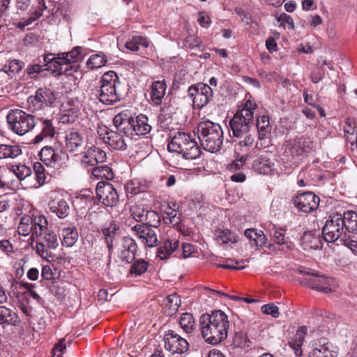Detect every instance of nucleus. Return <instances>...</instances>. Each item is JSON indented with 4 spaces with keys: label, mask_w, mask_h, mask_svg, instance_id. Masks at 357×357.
Masks as SVG:
<instances>
[{
    "label": "nucleus",
    "mask_w": 357,
    "mask_h": 357,
    "mask_svg": "<svg viewBox=\"0 0 357 357\" xmlns=\"http://www.w3.org/2000/svg\"><path fill=\"white\" fill-rule=\"evenodd\" d=\"M344 223L342 215L340 213L331 215L323 229V238L327 242H335L344 236Z\"/></svg>",
    "instance_id": "9"
},
{
    "label": "nucleus",
    "mask_w": 357,
    "mask_h": 357,
    "mask_svg": "<svg viewBox=\"0 0 357 357\" xmlns=\"http://www.w3.org/2000/svg\"><path fill=\"white\" fill-rule=\"evenodd\" d=\"M167 150L182 154L187 160L195 159L200 154V149L195 139L190 134L181 132L172 137L171 142L167 145Z\"/></svg>",
    "instance_id": "4"
},
{
    "label": "nucleus",
    "mask_w": 357,
    "mask_h": 357,
    "mask_svg": "<svg viewBox=\"0 0 357 357\" xmlns=\"http://www.w3.org/2000/svg\"><path fill=\"white\" fill-rule=\"evenodd\" d=\"M202 335L205 341L217 344L225 340L228 335L229 321L222 310H214L211 314H204L199 319Z\"/></svg>",
    "instance_id": "1"
},
{
    "label": "nucleus",
    "mask_w": 357,
    "mask_h": 357,
    "mask_svg": "<svg viewBox=\"0 0 357 357\" xmlns=\"http://www.w3.org/2000/svg\"><path fill=\"white\" fill-rule=\"evenodd\" d=\"M43 234V236L36 244V251L43 259L50 261L53 258L52 250L59 245L58 238L53 231L49 229Z\"/></svg>",
    "instance_id": "12"
},
{
    "label": "nucleus",
    "mask_w": 357,
    "mask_h": 357,
    "mask_svg": "<svg viewBox=\"0 0 357 357\" xmlns=\"http://www.w3.org/2000/svg\"><path fill=\"white\" fill-rule=\"evenodd\" d=\"M106 153L96 146L88 147L83 153L81 162L84 167H93L106 160Z\"/></svg>",
    "instance_id": "19"
},
{
    "label": "nucleus",
    "mask_w": 357,
    "mask_h": 357,
    "mask_svg": "<svg viewBox=\"0 0 357 357\" xmlns=\"http://www.w3.org/2000/svg\"><path fill=\"white\" fill-rule=\"evenodd\" d=\"M314 148V142L307 137H296L294 139L287 142L284 155L292 164L299 162V157L304 153H310Z\"/></svg>",
    "instance_id": "8"
},
{
    "label": "nucleus",
    "mask_w": 357,
    "mask_h": 357,
    "mask_svg": "<svg viewBox=\"0 0 357 357\" xmlns=\"http://www.w3.org/2000/svg\"><path fill=\"white\" fill-rule=\"evenodd\" d=\"M52 68H54V65L50 62H45L43 56L42 59H38L32 65H30L27 68V70L29 74L39 73L44 70H49Z\"/></svg>",
    "instance_id": "45"
},
{
    "label": "nucleus",
    "mask_w": 357,
    "mask_h": 357,
    "mask_svg": "<svg viewBox=\"0 0 357 357\" xmlns=\"http://www.w3.org/2000/svg\"><path fill=\"white\" fill-rule=\"evenodd\" d=\"M340 241L357 255V241L351 239L350 236L347 237V235L344 234V236L340 238Z\"/></svg>",
    "instance_id": "61"
},
{
    "label": "nucleus",
    "mask_w": 357,
    "mask_h": 357,
    "mask_svg": "<svg viewBox=\"0 0 357 357\" xmlns=\"http://www.w3.org/2000/svg\"><path fill=\"white\" fill-rule=\"evenodd\" d=\"M147 210L142 206H133L130 208V213L132 218L137 222L144 223Z\"/></svg>",
    "instance_id": "56"
},
{
    "label": "nucleus",
    "mask_w": 357,
    "mask_h": 357,
    "mask_svg": "<svg viewBox=\"0 0 357 357\" xmlns=\"http://www.w3.org/2000/svg\"><path fill=\"white\" fill-rule=\"evenodd\" d=\"M254 169L261 174H269L274 169V163L266 155L259 156L253 162Z\"/></svg>",
    "instance_id": "32"
},
{
    "label": "nucleus",
    "mask_w": 357,
    "mask_h": 357,
    "mask_svg": "<svg viewBox=\"0 0 357 357\" xmlns=\"http://www.w3.org/2000/svg\"><path fill=\"white\" fill-rule=\"evenodd\" d=\"M342 218H344L345 229L349 232L357 233V210L345 212Z\"/></svg>",
    "instance_id": "41"
},
{
    "label": "nucleus",
    "mask_w": 357,
    "mask_h": 357,
    "mask_svg": "<svg viewBox=\"0 0 357 357\" xmlns=\"http://www.w3.org/2000/svg\"><path fill=\"white\" fill-rule=\"evenodd\" d=\"M201 146L211 153L218 152L223 143V131L220 124L209 120L201 121L197 126Z\"/></svg>",
    "instance_id": "2"
},
{
    "label": "nucleus",
    "mask_w": 357,
    "mask_h": 357,
    "mask_svg": "<svg viewBox=\"0 0 357 357\" xmlns=\"http://www.w3.org/2000/svg\"><path fill=\"white\" fill-rule=\"evenodd\" d=\"M179 324L186 333H190L194 330L195 320L190 313H183L179 319Z\"/></svg>",
    "instance_id": "49"
},
{
    "label": "nucleus",
    "mask_w": 357,
    "mask_h": 357,
    "mask_svg": "<svg viewBox=\"0 0 357 357\" xmlns=\"http://www.w3.org/2000/svg\"><path fill=\"white\" fill-rule=\"evenodd\" d=\"M137 248L135 240L131 237L125 236L121 241L119 257L122 261L129 264L135 259Z\"/></svg>",
    "instance_id": "21"
},
{
    "label": "nucleus",
    "mask_w": 357,
    "mask_h": 357,
    "mask_svg": "<svg viewBox=\"0 0 357 357\" xmlns=\"http://www.w3.org/2000/svg\"><path fill=\"white\" fill-rule=\"evenodd\" d=\"M22 154L20 145L16 144H0V160H14Z\"/></svg>",
    "instance_id": "27"
},
{
    "label": "nucleus",
    "mask_w": 357,
    "mask_h": 357,
    "mask_svg": "<svg viewBox=\"0 0 357 357\" xmlns=\"http://www.w3.org/2000/svg\"><path fill=\"white\" fill-rule=\"evenodd\" d=\"M24 66L22 61L13 59L0 70V79H9L20 73Z\"/></svg>",
    "instance_id": "33"
},
{
    "label": "nucleus",
    "mask_w": 357,
    "mask_h": 357,
    "mask_svg": "<svg viewBox=\"0 0 357 357\" xmlns=\"http://www.w3.org/2000/svg\"><path fill=\"white\" fill-rule=\"evenodd\" d=\"M33 222V236H41L45 231L48 229V222L46 217L43 215H37L32 217Z\"/></svg>",
    "instance_id": "38"
},
{
    "label": "nucleus",
    "mask_w": 357,
    "mask_h": 357,
    "mask_svg": "<svg viewBox=\"0 0 357 357\" xmlns=\"http://www.w3.org/2000/svg\"><path fill=\"white\" fill-rule=\"evenodd\" d=\"M20 322V319L14 310L0 305V324L17 326Z\"/></svg>",
    "instance_id": "30"
},
{
    "label": "nucleus",
    "mask_w": 357,
    "mask_h": 357,
    "mask_svg": "<svg viewBox=\"0 0 357 357\" xmlns=\"http://www.w3.org/2000/svg\"><path fill=\"white\" fill-rule=\"evenodd\" d=\"M319 197L311 192H303L294 198L295 207L303 212L310 213L316 210L319 204Z\"/></svg>",
    "instance_id": "16"
},
{
    "label": "nucleus",
    "mask_w": 357,
    "mask_h": 357,
    "mask_svg": "<svg viewBox=\"0 0 357 357\" xmlns=\"http://www.w3.org/2000/svg\"><path fill=\"white\" fill-rule=\"evenodd\" d=\"M272 241L277 245L282 246V250L291 248V243L285 238V232L282 229H278L274 231L272 235Z\"/></svg>",
    "instance_id": "46"
},
{
    "label": "nucleus",
    "mask_w": 357,
    "mask_h": 357,
    "mask_svg": "<svg viewBox=\"0 0 357 357\" xmlns=\"http://www.w3.org/2000/svg\"><path fill=\"white\" fill-rule=\"evenodd\" d=\"M131 230L144 245L152 248L158 245L155 231L146 225H135L131 227Z\"/></svg>",
    "instance_id": "17"
},
{
    "label": "nucleus",
    "mask_w": 357,
    "mask_h": 357,
    "mask_svg": "<svg viewBox=\"0 0 357 357\" xmlns=\"http://www.w3.org/2000/svg\"><path fill=\"white\" fill-rule=\"evenodd\" d=\"M39 156L40 160L46 165H49L52 162L57 160L54 150L52 147L46 146H44L40 151Z\"/></svg>",
    "instance_id": "47"
},
{
    "label": "nucleus",
    "mask_w": 357,
    "mask_h": 357,
    "mask_svg": "<svg viewBox=\"0 0 357 357\" xmlns=\"http://www.w3.org/2000/svg\"><path fill=\"white\" fill-rule=\"evenodd\" d=\"M77 118V112L65 111L60 116V121L62 123H73Z\"/></svg>",
    "instance_id": "59"
},
{
    "label": "nucleus",
    "mask_w": 357,
    "mask_h": 357,
    "mask_svg": "<svg viewBox=\"0 0 357 357\" xmlns=\"http://www.w3.org/2000/svg\"><path fill=\"white\" fill-rule=\"evenodd\" d=\"M84 142L83 134L77 128H70L65 132V147L68 152H79Z\"/></svg>",
    "instance_id": "20"
},
{
    "label": "nucleus",
    "mask_w": 357,
    "mask_h": 357,
    "mask_svg": "<svg viewBox=\"0 0 357 357\" xmlns=\"http://www.w3.org/2000/svg\"><path fill=\"white\" fill-rule=\"evenodd\" d=\"M32 227V217L24 215L20 218V221L17 227V232L21 236H26L31 234L33 236Z\"/></svg>",
    "instance_id": "42"
},
{
    "label": "nucleus",
    "mask_w": 357,
    "mask_h": 357,
    "mask_svg": "<svg viewBox=\"0 0 357 357\" xmlns=\"http://www.w3.org/2000/svg\"><path fill=\"white\" fill-rule=\"evenodd\" d=\"M181 303V298L177 294L169 295L165 303L166 307L169 310L168 314L172 315L175 313L179 308Z\"/></svg>",
    "instance_id": "53"
},
{
    "label": "nucleus",
    "mask_w": 357,
    "mask_h": 357,
    "mask_svg": "<svg viewBox=\"0 0 357 357\" xmlns=\"http://www.w3.org/2000/svg\"><path fill=\"white\" fill-rule=\"evenodd\" d=\"M107 63L106 56L103 52L91 55L87 61L89 68H98L105 66Z\"/></svg>",
    "instance_id": "51"
},
{
    "label": "nucleus",
    "mask_w": 357,
    "mask_h": 357,
    "mask_svg": "<svg viewBox=\"0 0 357 357\" xmlns=\"http://www.w3.org/2000/svg\"><path fill=\"white\" fill-rule=\"evenodd\" d=\"M8 169V173L14 174L20 181H24L32 174L31 169L24 164L13 165Z\"/></svg>",
    "instance_id": "40"
},
{
    "label": "nucleus",
    "mask_w": 357,
    "mask_h": 357,
    "mask_svg": "<svg viewBox=\"0 0 357 357\" xmlns=\"http://www.w3.org/2000/svg\"><path fill=\"white\" fill-rule=\"evenodd\" d=\"M301 273L306 275L302 283L318 291L325 294L332 292L333 287L336 285L333 278L319 275L314 271L311 272L301 271Z\"/></svg>",
    "instance_id": "10"
},
{
    "label": "nucleus",
    "mask_w": 357,
    "mask_h": 357,
    "mask_svg": "<svg viewBox=\"0 0 357 357\" xmlns=\"http://www.w3.org/2000/svg\"><path fill=\"white\" fill-rule=\"evenodd\" d=\"M92 175L97 178H105L112 180L114 173L110 167L107 165H100L92 169Z\"/></svg>",
    "instance_id": "44"
},
{
    "label": "nucleus",
    "mask_w": 357,
    "mask_h": 357,
    "mask_svg": "<svg viewBox=\"0 0 357 357\" xmlns=\"http://www.w3.org/2000/svg\"><path fill=\"white\" fill-rule=\"evenodd\" d=\"M139 46L147 47L149 46L148 40L142 36H134L126 43V47L133 52L139 50Z\"/></svg>",
    "instance_id": "48"
},
{
    "label": "nucleus",
    "mask_w": 357,
    "mask_h": 357,
    "mask_svg": "<svg viewBox=\"0 0 357 357\" xmlns=\"http://www.w3.org/2000/svg\"><path fill=\"white\" fill-rule=\"evenodd\" d=\"M188 95L192 99L194 107L197 109L203 108L213 99L212 88L201 82L190 86Z\"/></svg>",
    "instance_id": "11"
},
{
    "label": "nucleus",
    "mask_w": 357,
    "mask_h": 357,
    "mask_svg": "<svg viewBox=\"0 0 357 357\" xmlns=\"http://www.w3.org/2000/svg\"><path fill=\"white\" fill-rule=\"evenodd\" d=\"M104 142L111 148L124 151L127 148V143L124 137L119 131L106 130L103 137Z\"/></svg>",
    "instance_id": "23"
},
{
    "label": "nucleus",
    "mask_w": 357,
    "mask_h": 357,
    "mask_svg": "<svg viewBox=\"0 0 357 357\" xmlns=\"http://www.w3.org/2000/svg\"><path fill=\"white\" fill-rule=\"evenodd\" d=\"M178 247V240L176 238L167 239L164 242L163 245L158 249L157 256L161 260H165L176 252Z\"/></svg>",
    "instance_id": "29"
},
{
    "label": "nucleus",
    "mask_w": 357,
    "mask_h": 357,
    "mask_svg": "<svg viewBox=\"0 0 357 357\" xmlns=\"http://www.w3.org/2000/svg\"><path fill=\"white\" fill-rule=\"evenodd\" d=\"M165 348L171 354H183L188 350L189 344L174 331L169 330L164 336Z\"/></svg>",
    "instance_id": "15"
},
{
    "label": "nucleus",
    "mask_w": 357,
    "mask_h": 357,
    "mask_svg": "<svg viewBox=\"0 0 357 357\" xmlns=\"http://www.w3.org/2000/svg\"><path fill=\"white\" fill-rule=\"evenodd\" d=\"M48 205L50 211L55 213L59 218H65L69 213L70 206L64 199H54L50 202Z\"/></svg>",
    "instance_id": "28"
},
{
    "label": "nucleus",
    "mask_w": 357,
    "mask_h": 357,
    "mask_svg": "<svg viewBox=\"0 0 357 357\" xmlns=\"http://www.w3.org/2000/svg\"><path fill=\"white\" fill-rule=\"evenodd\" d=\"M62 244L66 247L73 246L78 240L79 234L75 226H68L62 229Z\"/></svg>",
    "instance_id": "37"
},
{
    "label": "nucleus",
    "mask_w": 357,
    "mask_h": 357,
    "mask_svg": "<svg viewBox=\"0 0 357 357\" xmlns=\"http://www.w3.org/2000/svg\"><path fill=\"white\" fill-rule=\"evenodd\" d=\"M307 328L305 326L299 327L296 334L289 342V347L294 351L296 357H301L303 355L302 345L303 344Z\"/></svg>",
    "instance_id": "25"
},
{
    "label": "nucleus",
    "mask_w": 357,
    "mask_h": 357,
    "mask_svg": "<svg viewBox=\"0 0 357 357\" xmlns=\"http://www.w3.org/2000/svg\"><path fill=\"white\" fill-rule=\"evenodd\" d=\"M6 119L9 128L20 136L31 131L36 125L34 116L18 109L11 110Z\"/></svg>",
    "instance_id": "6"
},
{
    "label": "nucleus",
    "mask_w": 357,
    "mask_h": 357,
    "mask_svg": "<svg viewBox=\"0 0 357 357\" xmlns=\"http://www.w3.org/2000/svg\"><path fill=\"white\" fill-rule=\"evenodd\" d=\"M96 192L98 201L105 206L114 207L119 202L118 192L110 183H98Z\"/></svg>",
    "instance_id": "13"
},
{
    "label": "nucleus",
    "mask_w": 357,
    "mask_h": 357,
    "mask_svg": "<svg viewBox=\"0 0 357 357\" xmlns=\"http://www.w3.org/2000/svg\"><path fill=\"white\" fill-rule=\"evenodd\" d=\"M149 265V262L143 259H137L133 261L130 273L136 276L141 275L147 271Z\"/></svg>",
    "instance_id": "50"
},
{
    "label": "nucleus",
    "mask_w": 357,
    "mask_h": 357,
    "mask_svg": "<svg viewBox=\"0 0 357 357\" xmlns=\"http://www.w3.org/2000/svg\"><path fill=\"white\" fill-rule=\"evenodd\" d=\"M261 310L264 314H270L274 318L278 317L280 314L278 307L273 304L264 305Z\"/></svg>",
    "instance_id": "60"
},
{
    "label": "nucleus",
    "mask_w": 357,
    "mask_h": 357,
    "mask_svg": "<svg viewBox=\"0 0 357 357\" xmlns=\"http://www.w3.org/2000/svg\"><path fill=\"white\" fill-rule=\"evenodd\" d=\"M160 217L159 214L153 210H147L144 223L149 227L157 228L160 225Z\"/></svg>",
    "instance_id": "52"
},
{
    "label": "nucleus",
    "mask_w": 357,
    "mask_h": 357,
    "mask_svg": "<svg viewBox=\"0 0 357 357\" xmlns=\"http://www.w3.org/2000/svg\"><path fill=\"white\" fill-rule=\"evenodd\" d=\"M45 2L44 0H37L36 4L32 8L30 15L27 19H22L17 23V27L24 29L25 26L31 24L33 22L39 19L43 11L46 9Z\"/></svg>",
    "instance_id": "24"
},
{
    "label": "nucleus",
    "mask_w": 357,
    "mask_h": 357,
    "mask_svg": "<svg viewBox=\"0 0 357 357\" xmlns=\"http://www.w3.org/2000/svg\"><path fill=\"white\" fill-rule=\"evenodd\" d=\"M82 59L81 48L75 47L71 51L54 54L52 53L44 55V61L50 62L54 65L52 72L56 75L66 73V65L79 61Z\"/></svg>",
    "instance_id": "7"
},
{
    "label": "nucleus",
    "mask_w": 357,
    "mask_h": 357,
    "mask_svg": "<svg viewBox=\"0 0 357 357\" xmlns=\"http://www.w3.org/2000/svg\"><path fill=\"white\" fill-rule=\"evenodd\" d=\"M331 347L326 339H319L312 344L308 357H336L337 352L332 351Z\"/></svg>",
    "instance_id": "22"
},
{
    "label": "nucleus",
    "mask_w": 357,
    "mask_h": 357,
    "mask_svg": "<svg viewBox=\"0 0 357 357\" xmlns=\"http://www.w3.org/2000/svg\"><path fill=\"white\" fill-rule=\"evenodd\" d=\"M40 121L41 131L33 139L34 144L41 142L45 138H52L56 134V128L51 120L40 119Z\"/></svg>",
    "instance_id": "26"
},
{
    "label": "nucleus",
    "mask_w": 357,
    "mask_h": 357,
    "mask_svg": "<svg viewBox=\"0 0 357 357\" xmlns=\"http://www.w3.org/2000/svg\"><path fill=\"white\" fill-rule=\"evenodd\" d=\"M231 344L236 348H244L249 347L250 340L245 333L236 331L233 336Z\"/></svg>",
    "instance_id": "54"
},
{
    "label": "nucleus",
    "mask_w": 357,
    "mask_h": 357,
    "mask_svg": "<svg viewBox=\"0 0 357 357\" xmlns=\"http://www.w3.org/2000/svg\"><path fill=\"white\" fill-rule=\"evenodd\" d=\"M130 127L128 128L127 137L145 135L148 134L151 129L148 123V118L144 114H139L136 116H132Z\"/></svg>",
    "instance_id": "18"
},
{
    "label": "nucleus",
    "mask_w": 357,
    "mask_h": 357,
    "mask_svg": "<svg viewBox=\"0 0 357 357\" xmlns=\"http://www.w3.org/2000/svg\"><path fill=\"white\" fill-rule=\"evenodd\" d=\"M301 245L305 250H317L322 247V241L319 236L309 231L303 234Z\"/></svg>",
    "instance_id": "34"
},
{
    "label": "nucleus",
    "mask_w": 357,
    "mask_h": 357,
    "mask_svg": "<svg viewBox=\"0 0 357 357\" xmlns=\"http://www.w3.org/2000/svg\"><path fill=\"white\" fill-rule=\"evenodd\" d=\"M245 262H248V260L236 261L234 263L232 260H230L227 261L226 264L218 265V267L226 269L241 270L245 268V265H241L243 264H245Z\"/></svg>",
    "instance_id": "58"
},
{
    "label": "nucleus",
    "mask_w": 357,
    "mask_h": 357,
    "mask_svg": "<svg viewBox=\"0 0 357 357\" xmlns=\"http://www.w3.org/2000/svg\"><path fill=\"white\" fill-rule=\"evenodd\" d=\"M126 190L130 193L136 195L144 191V189L141 188L139 186L138 182L135 181H132L130 183L127 184Z\"/></svg>",
    "instance_id": "64"
},
{
    "label": "nucleus",
    "mask_w": 357,
    "mask_h": 357,
    "mask_svg": "<svg viewBox=\"0 0 357 357\" xmlns=\"http://www.w3.org/2000/svg\"><path fill=\"white\" fill-rule=\"evenodd\" d=\"M55 100L54 93L49 89H39L34 96L28 98L29 107L32 111H39L45 107H50Z\"/></svg>",
    "instance_id": "14"
},
{
    "label": "nucleus",
    "mask_w": 357,
    "mask_h": 357,
    "mask_svg": "<svg viewBox=\"0 0 357 357\" xmlns=\"http://www.w3.org/2000/svg\"><path fill=\"white\" fill-rule=\"evenodd\" d=\"M256 125L258 130L259 140L265 139L271 132L268 116L266 115L259 116L257 119Z\"/></svg>",
    "instance_id": "39"
},
{
    "label": "nucleus",
    "mask_w": 357,
    "mask_h": 357,
    "mask_svg": "<svg viewBox=\"0 0 357 357\" xmlns=\"http://www.w3.org/2000/svg\"><path fill=\"white\" fill-rule=\"evenodd\" d=\"M64 342L65 340L61 339L57 344H55L52 349L53 356L62 357V354L66 349V345Z\"/></svg>",
    "instance_id": "62"
},
{
    "label": "nucleus",
    "mask_w": 357,
    "mask_h": 357,
    "mask_svg": "<svg viewBox=\"0 0 357 357\" xmlns=\"http://www.w3.org/2000/svg\"><path fill=\"white\" fill-rule=\"evenodd\" d=\"M33 171L38 186H42L47 179V173L44 166L40 162H35L33 164Z\"/></svg>",
    "instance_id": "55"
},
{
    "label": "nucleus",
    "mask_w": 357,
    "mask_h": 357,
    "mask_svg": "<svg viewBox=\"0 0 357 357\" xmlns=\"http://www.w3.org/2000/svg\"><path fill=\"white\" fill-rule=\"evenodd\" d=\"M216 240L223 244L229 243H235L237 242V236L231 230L218 229L215 232Z\"/></svg>",
    "instance_id": "43"
},
{
    "label": "nucleus",
    "mask_w": 357,
    "mask_h": 357,
    "mask_svg": "<svg viewBox=\"0 0 357 357\" xmlns=\"http://www.w3.org/2000/svg\"><path fill=\"white\" fill-rule=\"evenodd\" d=\"M8 169L3 166H0V189L8 187L10 184V181L7 177Z\"/></svg>",
    "instance_id": "63"
},
{
    "label": "nucleus",
    "mask_w": 357,
    "mask_h": 357,
    "mask_svg": "<svg viewBox=\"0 0 357 357\" xmlns=\"http://www.w3.org/2000/svg\"><path fill=\"white\" fill-rule=\"evenodd\" d=\"M98 94L99 100L105 105H112L121 100V93L118 90L119 79L114 71H108L103 74Z\"/></svg>",
    "instance_id": "5"
},
{
    "label": "nucleus",
    "mask_w": 357,
    "mask_h": 357,
    "mask_svg": "<svg viewBox=\"0 0 357 357\" xmlns=\"http://www.w3.org/2000/svg\"><path fill=\"white\" fill-rule=\"evenodd\" d=\"M254 137L250 135L246 134L244 139L241 140L236 146V150L238 151H243L245 149L250 147L254 143Z\"/></svg>",
    "instance_id": "57"
},
{
    "label": "nucleus",
    "mask_w": 357,
    "mask_h": 357,
    "mask_svg": "<svg viewBox=\"0 0 357 357\" xmlns=\"http://www.w3.org/2000/svg\"><path fill=\"white\" fill-rule=\"evenodd\" d=\"M167 84L163 81H155L153 83L151 91V98L155 105H160L165 95Z\"/></svg>",
    "instance_id": "36"
},
{
    "label": "nucleus",
    "mask_w": 357,
    "mask_h": 357,
    "mask_svg": "<svg viewBox=\"0 0 357 357\" xmlns=\"http://www.w3.org/2000/svg\"><path fill=\"white\" fill-rule=\"evenodd\" d=\"M131 114L129 110L123 111L116 114L114 119V125L117 130L120 132H123L125 135H128V128L130 127Z\"/></svg>",
    "instance_id": "31"
},
{
    "label": "nucleus",
    "mask_w": 357,
    "mask_h": 357,
    "mask_svg": "<svg viewBox=\"0 0 357 357\" xmlns=\"http://www.w3.org/2000/svg\"><path fill=\"white\" fill-rule=\"evenodd\" d=\"M257 107V103L250 99L246 100L239 107L229 121V126L234 137H241L249 132L253 124L254 111Z\"/></svg>",
    "instance_id": "3"
},
{
    "label": "nucleus",
    "mask_w": 357,
    "mask_h": 357,
    "mask_svg": "<svg viewBox=\"0 0 357 357\" xmlns=\"http://www.w3.org/2000/svg\"><path fill=\"white\" fill-rule=\"evenodd\" d=\"M119 227L114 221L105 223L102 228L107 248L109 251L113 249V241L117 236Z\"/></svg>",
    "instance_id": "35"
}]
</instances>
